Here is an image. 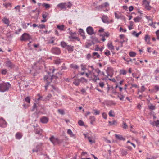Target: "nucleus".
Instances as JSON below:
<instances>
[{"mask_svg":"<svg viewBox=\"0 0 159 159\" xmlns=\"http://www.w3.org/2000/svg\"><path fill=\"white\" fill-rule=\"evenodd\" d=\"M70 67L71 68L75 69H77L79 67L77 66V65L75 64H71L70 65Z\"/></svg>","mask_w":159,"mask_h":159,"instance_id":"nucleus-45","label":"nucleus"},{"mask_svg":"<svg viewBox=\"0 0 159 159\" xmlns=\"http://www.w3.org/2000/svg\"><path fill=\"white\" fill-rule=\"evenodd\" d=\"M16 138L17 139H20L22 137V135L21 133L17 132L15 135Z\"/></svg>","mask_w":159,"mask_h":159,"instance_id":"nucleus-30","label":"nucleus"},{"mask_svg":"<svg viewBox=\"0 0 159 159\" xmlns=\"http://www.w3.org/2000/svg\"><path fill=\"white\" fill-rule=\"evenodd\" d=\"M87 138L90 143H94L95 142V140L93 138V137L88 136Z\"/></svg>","mask_w":159,"mask_h":159,"instance_id":"nucleus-31","label":"nucleus"},{"mask_svg":"<svg viewBox=\"0 0 159 159\" xmlns=\"http://www.w3.org/2000/svg\"><path fill=\"white\" fill-rule=\"evenodd\" d=\"M107 76L112 77L114 73L113 69L111 67H108L107 70Z\"/></svg>","mask_w":159,"mask_h":159,"instance_id":"nucleus-10","label":"nucleus"},{"mask_svg":"<svg viewBox=\"0 0 159 159\" xmlns=\"http://www.w3.org/2000/svg\"><path fill=\"white\" fill-rule=\"evenodd\" d=\"M91 69L90 70H89V71H95V72H97V73H100L101 72L100 70L99 69H94L93 68V66H88Z\"/></svg>","mask_w":159,"mask_h":159,"instance_id":"nucleus-21","label":"nucleus"},{"mask_svg":"<svg viewBox=\"0 0 159 159\" xmlns=\"http://www.w3.org/2000/svg\"><path fill=\"white\" fill-rule=\"evenodd\" d=\"M129 55L131 57H134L136 55V53L135 52H131L129 53Z\"/></svg>","mask_w":159,"mask_h":159,"instance_id":"nucleus-43","label":"nucleus"},{"mask_svg":"<svg viewBox=\"0 0 159 159\" xmlns=\"http://www.w3.org/2000/svg\"><path fill=\"white\" fill-rule=\"evenodd\" d=\"M93 56H95V58H99L100 56L98 54V52H94L93 53Z\"/></svg>","mask_w":159,"mask_h":159,"instance_id":"nucleus-39","label":"nucleus"},{"mask_svg":"<svg viewBox=\"0 0 159 159\" xmlns=\"http://www.w3.org/2000/svg\"><path fill=\"white\" fill-rule=\"evenodd\" d=\"M10 86L9 83L7 82H3L0 84V91L3 92L8 91Z\"/></svg>","mask_w":159,"mask_h":159,"instance_id":"nucleus-2","label":"nucleus"},{"mask_svg":"<svg viewBox=\"0 0 159 159\" xmlns=\"http://www.w3.org/2000/svg\"><path fill=\"white\" fill-rule=\"evenodd\" d=\"M93 111L94 112V114L96 115H99L100 114V111H99L94 109L93 110Z\"/></svg>","mask_w":159,"mask_h":159,"instance_id":"nucleus-56","label":"nucleus"},{"mask_svg":"<svg viewBox=\"0 0 159 159\" xmlns=\"http://www.w3.org/2000/svg\"><path fill=\"white\" fill-rule=\"evenodd\" d=\"M115 138L118 140L123 141H125V139L124 138L122 135L115 134Z\"/></svg>","mask_w":159,"mask_h":159,"instance_id":"nucleus-19","label":"nucleus"},{"mask_svg":"<svg viewBox=\"0 0 159 159\" xmlns=\"http://www.w3.org/2000/svg\"><path fill=\"white\" fill-rule=\"evenodd\" d=\"M118 97L120 98V100H123V99L125 98V96H123V95L120 94L118 96Z\"/></svg>","mask_w":159,"mask_h":159,"instance_id":"nucleus-54","label":"nucleus"},{"mask_svg":"<svg viewBox=\"0 0 159 159\" xmlns=\"http://www.w3.org/2000/svg\"><path fill=\"white\" fill-rule=\"evenodd\" d=\"M80 79H75L73 82V84L76 86L79 85L80 84Z\"/></svg>","mask_w":159,"mask_h":159,"instance_id":"nucleus-28","label":"nucleus"},{"mask_svg":"<svg viewBox=\"0 0 159 159\" xmlns=\"http://www.w3.org/2000/svg\"><path fill=\"white\" fill-rule=\"evenodd\" d=\"M127 71L124 70H120V74L123 75H125L127 73Z\"/></svg>","mask_w":159,"mask_h":159,"instance_id":"nucleus-49","label":"nucleus"},{"mask_svg":"<svg viewBox=\"0 0 159 159\" xmlns=\"http://www.w3.org/2000/svg\"><path fill=\"white\" fill-rule=\"evenodd\" d=\"M143 5L145 8L148 10H150L151 9V7L150 6V2L147 0H144L143 1Z\"/></svg>","mask_w":159,"mask_h":159,"instance_id":"nucleus-8","label":"nucleus"},{"mask_svg":"<svg viewBox=\"0 0 159 159\" xmlns=\"http://www.w3.org/2000/svg\"><path fill=\"white\" fill-rule=\"evenodd\" d=\"M61 45L63 47H65L67 46L66 43L64 42H61Z\"/></svg>","mask_w":159,"mask_h":159,"instance_id":"nucleus-60","label":"nucleus"},{"mask_svg":"<svg viewBox=\"0 0 159 159\" xmlns=\"http://www.w3.org/2000/svg\"><path fill=\"white\" fill-rule=\"evenodd\" d=\"M102 20L104 23L107 24L113 22V20H109L108 17L105 15H103L102 17Z\"/></svg>","mask_w":159,"mask_h":159,"instance_id":"nucleus-9","label":"nucleus"},{"mask_svg":"<svg viewBox=\"0 0 159 159\" xmlns=\"http://www.w3.org/2000/svg\"><path fill=\"white\" fill-rule=\"evenodd\" d=\"M108 123L109 125H116L117 124V122L115 120H113L112 122L109 121Z\"/></svg>","mask_w":159,"mask_h":159,"instance_id":"nucleus-38","label":"nucleus"},{"mask_svg":"<svg viewBox=\"0 0 159 159\" xmlns=\"http://www.w3.org/2000/svg\"><path fill=\"white\" fill-rule=\"evenodd\" d=\"M67 49L69 51H72L73 50V47L70 46H68Z\"/></svg>","mask_w":159,"mask_h":159,"instance_id":"nucleus-55","label":"nucleus"},{"mask_svg":"<svg viewBox=\"0 0 159 159\" xmlns=\"http://www.w3.org/2000/svg\"><path fill=\"white\" fill-rule=\"evenodd\" d=\"M42 6L45 7L46 9H48L51 7V5L49 4L46 3H43L42 4Z\"/></svg>","mask_w":159,"mask_h":159,"instance_id":"nucleus-32","label":"nucleus"},{"mask_svg":"<svg viewBox=\"0 0 159 159\" xmlns=\"http://www.w3.org/2000/svg\"><path fill=\"white\" fill-rule=\"evenodd\" d=\"M79 32L81 36L82 37L83 39H85L86 38V36L85 35V33L82 29L79 30Z\"/></svg>","mask_w":159,"mask_h":159,"instance_id":"nucleus-26","label":"nucleus"},{"mask_svg":"<svg viewBox=\"0 0 159 159\" xmlns=\"http://www.w3.org/2000/svg\"><path fill=\"white\" fill-rule=\"evenodd\" d=\"M129 23L130 24L128 26V28L129 30H131L133 28V23L132 21H130Z\"/></svg>","mask_w":159,"mask_h":159,"instance_id":"nucleus-40","label":"nucleus"},{"mask_svg":"<svg viewBox=\"0 0 159 159\" xmlns=\"http://www.w3.org/2000/svg\"><path fill=\"white\" fill-rule=\"evenodd\" d=\"M87 33L89 35H92L95 33L94 30L90 26L88 27L86 29Z\"/></svg>","mask_w":159,"mask_h":159,"instance_id":"nucleus-13","label":"nucleus"},{"mask_svg":"<svg viewBox=\"0 0 159 159\" xmlns=\"http://www.w3.org/2000/svg\"><path fill=\"white\" fill-rule=\"evenodd\" d=\"M38 27L40 29H43L45 28V26L43 24H41L38 26Z\"/></svg>","mask_w":159,"mask_h":159,"instance_id":"nucleus-63","label":"nucleus"},{"mask_svg":"<svg viewBox=\"0 0 159 159\" xmlns=\"http://www.w3.org/2000/svg\"><path fill=\"white\" fill-rule=\"evenodd\" d=\"M37 96H38V98L36 100V102L37 103L38 102H39V101L40 100H44L42 96H40L39 94H37Z\"/></svg>","mask_w":159,"mask_h":159,"instance_id":"nucleus-29","label":"nucleus"},{"mask_svg":"<svg viewBox=\"0 0 159 159\" xmlns=\"http://www.w3.org/2000/svg\"><path fill=\"white\" fill-rule=\"evenodd\" d=\"M128 127V126L127 125L126 123L124 122L123 125V128L124 129H126Z\"/></svg>","mask_w":159,"mask_h":159,"instance_id":"nucleus-62","label":"nucleus"},{"mask_svg":"<svg viewBox=\"0 0 159 159\" xmlns=\"http://www.w3.org/2000/svg\"><path fill=\"white\" fill-rule=\"evenodd\" d=\"M3 5L6 8H7L9 7H11V5L10 3H5L3 4Z\"/></svg>","mask_w":159,"mask_h":159,"instance_id":"nucleus-44","label":"nucleus"},{"mask_svg":"<svg viewBox=\"0 0 159 159\" xmlns=\"http://www.w3.org/2000/svg\"><path fill=\"white\" fill-rule=\"evenodd\" d=\"M52 52L55 54L59 55L61 53V51L60 49L57 47H54L51 50Z\"/></svg>","mask_w":159,"mask_h":159,"instance_id":"nucleus-11","label":"nucleus"},{"mask_svg":"<svg viewBox=\"0 0 159 159\" xmlns=\"http://www.w3.org/2000/svg\"><path fill=\"white\" fill-rule=\"evenodd\" d=\"M115 18L117 19L124 18V16L120 12H115Z\"/></svg>","mask_w":159,"mask_h":159,"instance_id":"nucleus-16","label":"nucleus"},{"mask_svg":"<svg viewBox=\"0 0 159 159\" xmlns=\"http://www.w3.org/2000/svg\"><path fill=\"white\" fill-rule=\"evenodd\" d=\"M89 119L91 120L90 123L91 124H93L95 120V117L93 116H90V117Z\"/></svg>","mask_w":159,"mask_h":159,"instance_id":"nucleus-37","label":"nucleus"},{"mask_svg":"<svg viewBox=\"0 0 159 159\" xmlns=\"http://www.w3.org/2000/svg\"><path fill=\"white\" fill-rule=\"evenodd\" d=\"M148 107L149 109L151 110H154L155 108V106L152 104H150V105H149Z\"/></svg>","mask_w":159,"mask_h":159,"instance_id":"nucleus-51","label":"nucleus"},{"mask_svg":"<svg viewBox=\"0 0 159 159\" xmlns=\"http://www.w3.org/2000/svg\"><path fill=\"white\" fill-rule=\"evenodd\" d=\"M40 121L43 123H47L48 121V119L46 117H43L40 119Z\"/></svg>","mask_w":159,"mask_h":159,"instance_id":"nucleus-23","label":"nucleus"},{"mask_svg":"<svg viewBox=\"0 0 159 159\" xmlns=\"http://www.w3.org/2000/svg\"><path fill=\"white\" fill-rule=\"evenodd\" d=\"M4 63L5 66L7 67L12 69L15 67V65L8 59H7Z\"/></svg>","mask_w":159,"mask_h":159,"instance_id":"nucleus-5","label":"nucleus"},{"mask_svg":"<svg viewBox=\"0 0 159 159\" xmlns=\"http://www.w3.org/2000/svg\"><path fill=\"white\" fill-rule=\"evenodd\" d=\"M52 97V95L51 94H49L44 99V100H43V101L48 100H50Z\"/></svg>","mask_w":159,"mask_h":159,"instance_id":"nucleus-46","label":"nucleus"},{"mask_svg":"<svg viewBox=\"0 0 159 159\" xmlns=\"http://www.w3.org/2000/svg\"><path fill=\"white\" fill-rule=\"evenodd\" d=\"M57 78V77L53 75L52 77H50L48 75H45L44 77V81L47 83V85L45 86V89L46 90L47 89V88L49 84L52 81V80L54 79H56Z\"/></svg>","mask_w":159,"mask_h":159,"instance_id":"nucleus-3","label":"nucleus"},{"mask_svg":"<svg viewBox=\"0 0 159 159\" xmlns=\"http://www.w3.org/2000/svg\"><path fill=\"white\" fill-rule=\"evenodd\" d=\"M152 125L154 126H155L157 127L159 125V120H157L156 121H154L152 123Z\"/></svg>","mask_w":159,"mask_h":159,"instance_id":"nucleus-41","label":"nucleus"},{"mask_svg":"<svg viewBox=\"0 0 159 159\" xmlns=\"http://www.w3.org/2000/svg\"><path fill=\"white\" fill-rule=\"evenodd\" d=\"M57 28L61 31L65 30V26L63 25H58L57 26Z\"/></svg>","mask_w":159,"mask_h":159,"instance_id":"nucleus-27","label":"nucleus"},{"mask_svg":"<svg viewBox=\"0 0 159 159\" xmlns=\"http://www.w3.org/2000/svg\"><path fill=\"white\" fill-rule=\"evenodd\" d=\"M80 79V82H85L86 83L87 82V80L83 77H82Z\"/></svg>","mask_w":159,"mask_h":159,"instance_id":"nucleus-50","label":"nucleus"},{"mask_svg":"<svg viewBox=\"0 0 159 159\" xmlns=\"http://www.w3.org/2000/svg\"><path fill=\"white\" fill-rule=\"evenodd\" d=\"M81 67L82 70L84 71L86 69V66L84 64H82L81 65Z\"/></svg>","mask_w":159,"mask_h":159,"instance_id":"nucleus-47","label":"nucleus"},{"mask_svg":"<svg viewBox=\"0 0 159 159\" xmlns=\"http://www.w3.org/2000/svg\"><path fill=\"white\" fill-rule=\"evenodd\" d=\"M34 130L35 134L39 135H41L43 132L42 130L38 127L35 128Z\"/></svg>","mask_w":159,"mask_h":159,"instance_id":"nucleus-17","label":"nucleus"},{"mask_svg":"<svg viewBox=\"0 0 159 159\" xmlns=\"http://www.w3.org/2000/svg\"><path fill=\"white\" fill-rule=\"evenodd\" d=\"M66 3H61L57 5V7L58 8H60L61 9H66Z\"/></svg>","mask_w":159,"mask_h":159,"instance_id":"nucleus-14","label":"nucleus"},{"mask_svg":"<svg viewBox=\"0 0 159 159\" xmlns=\"http://www.w3.org/2000/svg\"><path fill=\"white\" fill-rule=\"evenodd\" d=\"M31 39L30 36L27 33H24L20 37V39L21 41L29 40Z\"/></svg>","mask_w":159,"mask_h":159,"instance_id":"nucleus-6","label":"nucleus"},{"mask_svg":"<svg viewBox=\"0 0 159 159\" xmlns=\"http://www.w3.org/2000/svg\"><path fill=\"white\" fill-rule=\"evenodd\" d=\"M141 34V32L140 31L138 33H137L135 31H133L132 33V34L135 37H138L139 35H140Z\"/></svg>","mask_w":159,"mask_h":159,"instance_id":"nucleus-33","label":"nucleus"},{"mask_svg":"<svg viewBox=\"0 0 159 159\" xmlns=\"http://www.w3.org/2000/svg\"><path fill=\"white\" fill-rule=\"evenodd\" d=\"M99 86L101 88H102L104 87V82H99Z\"/></svg>","mask_w":159,"mask_h":159,"instance_id":"nucleus-58","label":"nucleus"},{"mask_svg":"<svg viewBox=\"0 0 159 159\" xmlns=\"http://www.w3.org/2000/svg\"><path fill=\"white\" fill-rule=\"evenodd\" d=\"M141 19V18L139 16L135 17L134 19V20L135 22H138L140 21Z\"/></svg>","mask_w":159,"mask_h":159,"instance_id":"nucleus-35","label":"nucleus"},{"mask_svg":"<svg viewBox=\"0 0 159 159\" xmlns=\"http://www.w3.org/2000/svg\"><path fill=\"white\" fill-rule=\"evenodd\" d=\"M98 34L100 36H102L103 37L106 36L108 37L109 35V34L108 32H104V29L102 28H101L98 30Z\"/></svg>","mask_w":159,"mask_h":159,"instance_id":"nucleus-7","label":"nucleus"},{"mask_svg":"<svg viewBox=\"0 0 159 159\" xmlns=\"http://www.w3.org/2000/svg\"><path fill=\"white\" fill-rule=\"evenodd\" d=\"M99 73H97L95 71H91L88 70V72L85 73L86 76L89 79V80L93 82H96L97 80H99L98 77Z\"/></svg>","mask_w":159,"mask_h":159,"instance_id":"nucleus-1","label":"nucleus"},{"mask_svg":"<svg viewBox=\"0 0 159 159\" xmlns=\"http://www.w3.org/2000/svg\"><path fill=\"white\" fill-rule=\"evenodd\" d=\"M69 33L70 35V36L69 37L70 38L76 39L78 41H79L80 40V38L76 36V33H72L71 31H70Z\"/></svg>","mask_w":159,"mask_h":159,"instance_id":"nucleus-12","label":"nucleus"},{"mask_svg":"<svg viewBox=\"0 0 159 159\" xmlns=\"http://www.w3.org/2000/svg\"><path fill=\"white\" fill-rule=\"evenodd\" d=\"M146 88L144 86H142L141 87V88L140 90L139 89L138 90V94H139V92L142 93L145 90Z\"/></svg>","mask_w":159,"mask_h":159,"instance_id":"nucleus-34","label":"nucleus"},{"mask_svg":"<svg viewBox=\"0 0 159 159\" xmlns=\"http://www.w3.org/2000/svg\"><path fill=\"white\" fill-rule=\"evenodd\" d=\"M50 140L54 145L60 144L63 142L62 140H60L57 138H55L53 136H52L50 138Z\"/></svg>","mask_w":159,"mask_h":159,"instance_id":"nucleus-4","label":"nucleus"},{"mask_svg":"<svg viewBox=\"0 0 159 159\" xmlns=\"http://www.w3.org/2000/svg\"><path fill=\"white\" fill-rule=\"evenodd\" d=\"M150 37L148 34H146L145 35V37H144V40L146 43V44H151V43L150 42Z\"/></svg>","mask_w":159,"mask_h":159,"instance_id":"nucleus-18","label":"nucleus"},{"mask_svg":"<svg viewBox=\"0 0 159 159\" xmlns=\"http://www.w3.org/2000/svg\"><path fill=\"white\" fill-rule=\"evenodd\" d=\"M2 21L5 24L7 25V26H8L9 23L10 22L9 21V19H7V18L4 17L3 18V19H2Z\"/></svg>","mask_w":159,"mask_h":159,"instance_id":"nucleus-25","label":"nucleus"},{"mask_svg":"<svg viewBox=\"0 0 159 159\" xmlns=\"http://www.w3.org/2000/svg\"><path fill=\"white\" fill-rule=\"evenodd\" d=\"M25 100L27 102L30 103V98L29 97H27L25 98Z\"/></svg>","mask_w":159,"mask_h":159,"instance_id":"nucleus-53","label":"nucleus"},{"mask_svg":"<svg viewBox=\"0 0 159 159\" xmlns=\"http://www.w3.org/2000/svg\"><path fill=\"white\" fill-rule=\"evenodd\" d=\"M41 148V145H38L35 148L33 149L32 150L33 152H37L38 151H40Z\"/></svg>","mask_w":159,"mask_h":159,"instance_id":"nucleus-22","label":"nucleus"},{"mask_svg":"<svg viewBox=\"0 0 159 159\" xmlns=\"http://www.w3.org/2000/svg\"><path fill=\"white\" fill-rule=\"evenodd\" d=\"M7 123L2 118L0 119V126L1 127H5L7 126Z\"/></svg>","mask_w":159,"mask_h":159,"instance_id":"nucleus-15","label":"nucleus"},{"mask_svg":"<svg viewBox=\"0 0 159 159\" xmlns=\"http://www.w3.org/2000/svg\"><path fill=\"white\" fill-rule=\"evenodd\" d=\"M109 6V4L107 2H105L101 5L100 7L101 8L106 7Z\"/></svg>","mask_w":159,"mask_h":159,"instance_id":"nucleus-42","label":"nucleus"},{"mask_svg":"<svg viewBox=\"0 0 159 159\" xmlns=\"http://www.w3.org/2000/svg\"><path fill=\"white\" fill-rule=\"evenodd\" d=\"M7 73V70L6 69H3L1 71V74L2 75H6Z\"/></svg>","mask_w":159,"mask_h":159,"instance_id":"nucleus-52","label":"nucleus"},{"mask_svg":"<svg viewBox=\"0 0 159 159\" xmlns=\"http://www.w3.org/2000/svg\"><path fill=\"white\" fill-rule=\"evenodd\" d=\"M67 133L68 134H69L70 136L71 137H73L74 139L76 138V135L75 134H73L70 129H69L67 130Z\"/></svg>","mask_w":159,"mask_h":159,"instance_id":"nucleus-20","label":"nucleus"},{"mask_svg":"<svg viewBox=\"0 0 159 159\" xmlns=\"http://www.w3.org/2000/svg\"><path fill=\"white\" fill-rule=\"evenodd\" d=\"M108 114H109V116L110 117H114L115 116V114L114 112V111H113L112 110H111L109 111V112L108 113Z\"/></svg>","mask_w":159,"mask_h":159,"instance_id":"nucleus-36","label":"nucleus"},{"mask_svg":"<svg viewBox=\"0 0 159 159\" xmlns=\"http://www.w3.org/2000/svg\"><path fill=\"white\" fill-rule=\"evenodd\" d=\"M107 115L106 113L103 112L102 113V116L104 119H107Z\"/></svg>","mask_w":159,"mask_h":159,"instance_id":"nucleus-57","label":"nucleus"},{"mask_svg":"<svg viewBox=\"0 0 159 159\" xmlns=\"http://www.w3.org/2000/svg\"><path fill=\"white\" fill-rule=\"evenodd\" d=\"M104 53L107 56H109L111 54L110 51L108 50H107L106 52H105Z\"/></svg>","mask_w":159,"mask_h":159,"instance_id":"nucleus-59","label":"nucleus"},{"mask_svg":"<svg viewBox=\"0 0 159 159\" xmlns=\"http://www.w3.org/2000/svg\"><path fill=\"white\" fill-rule=\"evenodd\" d=\"M58 111L61 114H63L64 113V111L61 109H58Z\"/></svg>","mask_w":159,"mask_h":159,"instance_id":"nucleus-64","label":"nucleus"},{"mask_svg":"<svg viewBox=\"0 0 159 159\" xmlns=\"http://www.w3.org/2000/svg\"><path fill=\"white\" fill-rule=\"evenodd\" d=\"M78 124L80 126H83L84 125V122L81 120L79 121Z\"/></svg>","mask_w":159,"mask_h":159,"instance_id":"nucleus-61","label":"nucleus"},{"mask_svg":"<svg viewBox=\"0 0 159 159\" xmlns=\"http://www.w3.org/2000/svg\"><path fill=\"white\" fill-rule=\"evenodd\" d=\"M49 14L47 12H45L42 15V16L43 19H46L47 17L48 16Z\"/></svg>","mask_w":159,"mask_h":159,"instance_id":"nucleus-48","label":"nucleus"},{"mask_svg":"<svg viewBox=\"0 0 159 159\" xmlns=\"http://www.w3.org/2000/svg\"><path fill=\"white\" fill-rule=\"evenodd\" d=\"M108 48L110 50H114V47L112 44V43L111 42H108L107 44Z\"/></svg>","mask_w":159,"mask_h":159,"instance_id":"nucleus-24","label":"nucleus"}]
</instances>
